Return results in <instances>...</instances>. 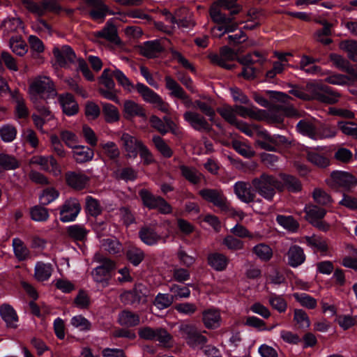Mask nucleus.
<instances>
[{"instance_id": "obj_1", "label": "nucleus", "mask_w": 357, "mask_h": 357, "mask_svg": "<svg viewBox=\"0 0 357 357\" xmlns=\"http://www.w3.org/2000/svg\"><path fill=\"white\" fill-rule=\"evenodd\" d=\"M29 95L31 101L43 115H50V112L45 106L37 105L38 98H54L57 95L54 82L47 76L39 75L33 79L29 85Z\"/></svg>"}, {"instance_id": "obj_2", "label": "nucleus", "mask_w": 357, "mask_h": 357, "mask_svg": "<svg viewBox=\"0 0 357 357\" xmlns=\"http://www.w3.org/2000/svg\"><path fill=\"white\" fill-rule=\"evenodd\" d=\"M252 185L261 197L268 202H271L276 191H282L284 185L273 175L263 173L259 177L252 180Z\"/></svg>"}, {"instance_id": "obj_3", "label": "nucleus", "mask_w": 357, "mask_h": 357, "mask_svg": "<svg viewBox=\"0 0 357 357\" xmlns=\"http://www.w3.org/2000/svg\"><path fill=\"white\" fill-rule=\"evenodd\" d=\"M223 9L215 3L210 8V16L212 20L218 24L211 29L213 37L220 38L226 33L233 32L238 28V24L233 22L231 17L222 13Z\"/></svg>"}, {"instance_id": "obj_4", "label": "nucleus", "mask_w": 357, "mask_h": 357, "mask_svg": "<svg viewBox=\"0 0 357 357\" xmlns=\"http://www.w3.org/2000/svg\"><path fill=\"white\" fill-rule=\"evenodd\" d=\"M307 100H318L319 101L333 104L338 100L339 95L328 86L316 82H309L305 86Z\"/></svg>"}, {"instance_id": "obj_5", "label": "nucleus", "mask_w": 357, "mask_h": 357, "mask_svg": "<svg viewBox=\"0 0 357 357\" xmlns=\"http://www.w3.org/2000/svg\"><path fill=\"white\" fill-rule=\"evenodd\" d=\"M23 7L29 13L42 17L47 13H59L61 10V6L57 0H22Z\"/></svg>"}, {"instance_id": "obj_6", "label": "nucleus", "mask_w": 357, "mask_h": 357, "mask_svg": "<svg viewBox=\"0 0 357 357\" xmlns=\"http://www.w3.org/2000/svg\"><path fill=\"white\" fill-rule=\"evenodd\" d=\"M94 258L101 264L93 270L92 277L95 282L105 286L109 279L110 271L115 268V264L111 259L101 257L100 254H96Z\"/></svg>"}, {"instance_id": "obj_7", "label": "nucleus", "mask_w": 357, "mask_h": 357, "mask_svg": "<svg viewBox=\"0 0 357 357\" xmlns=\"http://www.w3.org/2000/svg\"><path fill=\"white\" fill-rule=\"evenodd\" d=\"M199 195L205 201L212 203L221 211H229V204L222 190L205 188L199 190Z\"/></svg>"}, {"instance_id": "obj_8", "label": "nucleus", "mask_w": 357, "mask_h": 357, "mask_svg": "<svg viewBox=\"0 0 357 357\" xmlns=\"http://www.w3.org/2000/svg\"><path fill=\"white\" fill-rule=\"evenodd\" d=\"M121 142L128 158H136L141 149L145 145L142 140L127 132L121 135Z\"/></svg>"}, {"instance_id": "obj_9", "label": "nucleus", "mask_w": 357, "mask_h": 357, "mask_svg": "<svg viewBox=\"0 0 357 357\" xmlns=\"http://www.w3.org/2000/svg\"><path fill=\"white\" fill-rule=\"evenodd\" d=\"M89 11L88 15L91 19L98 22H102L108 14L109 9L102 0H84Z\"/></svg>"}, {"instance_id": "obj_10", "label": "nucleus", "mask_w": 357, "mask_h": 357, "mask_svg": "<svg viewBox=\"0 0 357 357\" xmlns=\"http://www.w3.org/2000/svg\"><path fill=\"white\" fill-rule=\"evenodd\" d=\"M328 184L332 187H341L349 190L357 185V179L348 172L334 171L331 174V181Z\"/></svg>"}, {"instance_id": "obj_11", "label": "nucleus", "mask_w": 357, "mask_h": 357, "mask_svg": "<svg viewBox=\"0 0 357 357\" xmlns=\"http://www.w3.org/2000/svg\"><path fill=\"white\" fill-rule=\"evenodd\" d=\"M184 120L195 130L208 132L211 126L206 118L197 112L187 111L183 114Z\"/></svg>"}, {"instance_id": "obj_12", "label": "nucleus", "mask_w": 357, "mask_h": 357, "mask_svg": "<svg viewBox=\"0 0 357 357\" xmlns=\"http://www.w3.org/2000/svg\"><path fill=\"white\" fill-rule=\"evenodd\" d=\"M81 210V206L75 198H70L65 202L60 211V220L63 222L75 220Z\"/></svg>"}, {"instance_id": "obj_13", "label": "nucleus", "mask_w": 357, "mask_h": 357, "mask_svg": "<svg viewBox=\"0 0 357 357\" xmlns=\"http://www.w3.org/2000/svg\"><path fill=\"white\" fill-rule=\"evenodd\" d=\"M234 192L238 199L246 204L254 202L256 197V191L252 183L237 181L234 185Z\"/></svg>"}, {"instance_id": "obj_14", "label": "nucleus", "mask_w": 357, "mask_h": 357, "mask_svg": "<svg viewBox=\"0 0 357 357\" xmlns=\"http://www.w3.org/2000/svg\"><path fill=\"white\" fill-rule=\"evenodd\" d=\"M31 162L39 165L43 170L50 172L54 176L61 174V167L52 155H36L31 158Z\"/></svg>"}, {"instance_id": "obj_15", "label": "nucleus", "mask_w": 357, "mask_h": 357, "mask_svg": "<svg viewBox=\"0 0 357 357\" xmlns=\"http://www.w3.org/2000/svg\"><path fill=\"white\" fill-rule=\"evenodd\" d=\"M237 56L236 53L230 47L224 46L220 49V54H212L209 59L213 63L217 64L226 69H231L233 65L228 64L229 61L234 60Z\"/></svg>"}, {"instance_id": "obj_16", "label": "nucleus", "mask_w": 357, "mask_h": 357, "mask_svg": "<svg viewBox=\"0 0 357 357\" xmlns=\"http://www.w3.org/2000/svg\"><path fill=\"white\" fill-rule=\"evenodd\" d=\"M66 181L70 187L76 190H82L88 186L90 178L83 173L68 172L66 174Z\"/></svg>"}, {"instance_id": "obj_17", "label": "nucleus", "mask_w": 357, "mask_h": 357, "mask_svg": "<svg viewBox=\"0 0 357 357\" xmlns=\"http://www.w3.org/2000/svg\"><path fill=\"white\" fill-rule=\"evenodd\" d=\"M171 22L177 24L178 26L190 29L195 25L192 14L185 8L178 9L174 16L171 17Z\"/></svg>"}, {"instance_id": "obj_18", "label": "nucleus", "mask_w": 357, "mask_h": 357, "mask_svg": "<svg viewBox=\"0 0 357 357\" xmlns=\"http://www.w3.org/2000/svg\"><path fill=\"white\" fill-rule=\"evenodd\" d=\"M123 115L126 119H132L135 116L146 118L144 108L137 102L128 100L123 104Z\"/></svg>"}, {"instance_id": "obj_19", "label": "nucleus", "mask_w": 357, "mask_h": 357, "mask_svg": "<svg viewBox=\"0 0 357 357\" xmlns=\"http://www.w3.org/2000/svg\"><path fill=\"white\" fill-rule=\"evenodd\" d=\"M53 53L57 63L61 66H65L70 63H73L75 59V52L72 48L68 45H64L61 48L54 47Z\"/></svg>"}, {"instance_id": "obj_20", "label": "nucleus", "mask_w": 357, "mask_h": 357, "mask_svg": "<svg viewBox=\"0 0 357 357\" xmlns=\"http://www.w3.org/2000/svg\"><path fill=\"white\" fill-rule=\"evenodd\" d=\"M202 321L208 329L218 328L221 325L222 317L219 310L208 309L202 312Z\"/></svg>"}, {"instance_id": "obj_21", "label": "nucleus", "mask_w": 357, "mask_h": 357, "mask_svg": "<svg viewBox=\"0 0 357 357\" xmlns=\"http://www.w3.org/2000/svg\"><path fill=\"white\" fill-rule=\"evenodd\" d=\"M139 237L144 244L149 246L156 245L161 241H165L162 236L158 234L155 229L146 226L139 229Z\"/></svg>"}, {"instance_id": "obj_22", "label": "nucleus", "mask_w": 357, "mask_h": 357, "mask_svg": "<svg viewBox=\"0 0 357 357\" xmlns=\"http://www.w3.org/2000/svg\"><path fill=\"white\" fill-rule=\"evenodd\" d=\"M0 316L10 328H16L18 323V316L14 308L8 304L0 306Z\"/></svg>"}, {"instance_id": "obj_23", "label": "nucleus", "mask_w": 357, "mask_h": 357, "mask_svg": "<svg viewBox=\"0 0 357 357\" xmlns=\"http://www.w3.org/2000/svg\"><path fill=\"white\" fill-rule=\"evenodd\" d=\"M236 115H239L243 118L249 117L252 119L262 121L266 117L265 110L257 109L253 105L244 107L236 105Z\"/></svg>"}, {"instance_id": "obj_24", "label": "nucleus", "mask_w": 357, "mask_h": 357, "mask_svg": "<svg viewBox=\"0 0 357 357\" xmlns=\"http://www.w3.org/2000/svg\"><path fill=\"white\" fill-rule=\"evenodd\" d=\"M287 257L288 264L293 268L299 266L305 260V255L303 250L300 246L296 245L289 248Z\"/></svg>"}, {"instance_id": "obj_25", "label": "nucleus", "mask_w": 357, "mask_h": 357, "mask_svg": "<svg viewBox=\"0 0 357 357\" xmlns=\"http://www.w3.org/2000/svg\"><path fill=\"white\" fill-rule=\"evenodd\" d=\"M59 101L63 112L68 116H73L78 112V105L74 97L70 93L59 96Z\"/></svg>"}, {"instance_id": "obj_26", "label": "nucleus", "mask_w": 357, "mask_h": 357, "mask_svg": "<svg viewBox=\"0 0 357 357\" xmlns=\"http://www.w3.org/2000/svg\"><path fill=\"white\" fill-rule=\"evenodd\" d=\"M72 155L77 163L87 162L93 160L94 151L86 146L77 145L73 149Z\"/></svg>"}, {"instance_id": "obj_27", "label": "nucleus", "mask_w": 357, "mask_h": 357, "mask_svg": "<svg viewBox=\"0 0 357 357\" xmlns=\"http://www.w3.org/2000/svg\"><path fill=\"white\" fill-rule=\"evenodd\" d=\"M95 36L98 38H102L114 44H119L120 39L117 34L116 26L112 24V20H109L107 22L104 28L97 31Z\"/></svg>"}, {"instance_id": "obj_28", "label": "nucleus", "mask_w": 357, "mask_h": 357, "mask_svg": "<svg viewBox=\"0 0 357 357\" xmlns=\"http://www.w3.org/2000/svg\"><path fill=\"white\" fill-rule=\"evenodd\" d=\"M53 272V266L50 263L38 261L34 268V278L38 282L48 280Z\"/></svg>"}, {"instance_id": "obj_29", "label": "nucleus", "mask_w": 357, "mask_h": 357, "mask_svg": "<svg viewBox=\"0 0 357 357\" xmlns=\"http://www.w3.org/2000/svg\"><path fill=\"white\" fill-rule=\"evenodd\" d=\"M297 130L311 139H317V129L315 123L309 120H301L296 126Z\"/></svg>"}, {"instance_id": "obj_30", "label": "nucleus", "mask_w": 357, "mask_h": 357, "mask_svg": "<svg viewBox=\"0 0 357 357\" xmlns=\"http://www.w3.org/2000/svg\"><path fill=\"white\" fill-rule=\"evenodd\" d=\"M305 243L315 252H325L328 250V243L323 237L313 234L304 237Z\"/></svg>"}, {"instance_id": "obj_31", "label": "nucleus", "mask_w": 357, "mask_h": 357, "mask_svg": "<svg viewBox=\"0 0 357 357\" xmlns=\"http://www.w3.org/2000/svg\"><path fill=\"white\" fill-rule=\"evenodd\" d=\"M163 50L160 43L157 40L147 41L141 47V53L146 57L153 58Z\"/></svg>"}, {"instance_id": "obj_32", "label": "nucleus", "mask_w": 357, "mask_h": 357, "mask_svg": "<svg viewBox=\"0 0 357 357\" xmlns=\"http://www.w3.org/2000/svg\"><path fill=\"white\" fill-rule=\"evenodd\" d=\"M304 211L306 213V220L310 224L323 219L326 214V211L324 208L313 204L306 206Z\"/></svg>"}, {"instance_id": "obj_33", "label": "nucleus", "mask_w": 357, "mask_h": 357, "mask_svg": "<svg viewBox=\"0 0 357 357\" xmlns=\"http://www.w3.org/2000/svg\"><path fill=\"white\" fill-rule=\"evenodd\" d=\"M119 322L121 326L133 327L140 323V318L137 314L131 311L124 310L119 315Z\"/></svg>"}, {"instance_id": "obj_34", "label": "nucleus", "mask_w": 357, "mask_h": 357, "mask_svg": "<svg viewBox=\"0 0 357 357\" xmlns=\"http://www.w3.org/2000/svg\"><path fill=\"white\" fill-rule=\"evenodd\" d=\"M22 22L17 17H8L3 20L1 23V29L4 36H8L10 33L16 32L21 29Z\"/></svg>"}, {"instance_id": "obj_35", "label": "nucleus", "mask_w": 357, "mask_h": 357, "mask_svg": "<svg viewBox=\"0 0 357 357\" xmlns=\"http://www.w3.org/2000/svg\"><path fill=\"white\" fill-rule=\"evenodd\" d=\"M208 264L218 271H223L228 264L227 257L220 253L211 254L208 257Z\"/></svg>"}, {"instance_id": "obj_36", "label": "nucleus", "mask_w": 357, "mask_h": 357, "mask_svg": "<svg viewBox=\"0 0 357 357\" xmlns=\"http://www.w3.org/2000/svg\"><path fill=\"white\" fill-rule=\"evenodd\" d=\"M181 175L190 183L197 184L200 182L202 174L195 168L185 165H180Z\"/></svg>"}, {"instance_id": "obj_37", "label": "nucleus", "mask_w": 357, "mask_h": 357, "mask_svg": "<svg viewBox=\"0 0 357 357\" xmlns=\"http://www.w3.org/2000/svg\"><path fill=\"white\" fill-rule=\"evenodd\" d=\"M101 105L106 122L112 123L119 121L120 114L116 107L107 102H102Z\"/></svg>"}, {"instance_id": "obj_38", "label": "nucleus", "mask_w": 357, "mask_h": 357, "mask_svg": "<svg viewBox=\"0 0 357 357\" xmlns=\"http://www.w3.org/2000/svg\"><path fill=\"white\" fill-rule=\"evenodd\" d=\"M137 92L142 96L144 100L154 104L160 96L142 83H137L135 86Z\"/></svg>"}, {"instance_id": "obj_39", "label": "nucleus", "mask_w": 357, "mask_h": 357, "mask_svg": "<svg viewBox=\"0 0 357 357\" xmlns=\"http://www.w3.org/2000/svg\"><path fill=\"white\" fill-rule=\"evenodd\" d=\"M12 244L15 256L18 260L24 261L29 257V250L21 239L13 238Z\"/></svg>"}, {"instance_id": "obj_40", "label": "nucleus", "mask_w": 357, "mask_h": 357, "mask_svg": "<svg viewBox=\"0 0 357 357\" xmlns=\"http://www.w3.org/2000/svg\"><path fill=\"white\" fill-rule=\"evenodd\" d=\"M139 195L142 200V202L145 206L149 209H155L157 205L159 203V199L161 197L155 196L149 191L145 189H142L139 191Z\"/></svg>"}, {"instance_id": "obj_41", "label": "nucleus", "mask_w": 357, "mask_h": 357, "mask_svg": "<svg viewBox=\"0 0 357 357\" xmlns=\"http://www.w3.org/2000/svg\"><path fill=\"white\" fill-rule=\"evenodd\" d=\"M276 221L284 229L291 232L296 231L299 227L298 222L291 215H278Z\"/></svg>"}, {"instance_id": "obj_42", "label": "nucleus", "mask_w": 357, "mask_h": 357, "mask_svg": "<svg viewBox=\"0 0 357 357\" xmlns=\"http://www.w3.org/2000/svg\"><path fill=\"white\" fill-rule=\"evenodd\" d=\"M166 88L171 91L172 96L183 98L185 97V92L183 88L171 77L167 76L165 78Z\"/></svg>"}, {"instance_id": "obj_43", "label": "nucleus", "mask_w": 357, "mask_h": 357, "mask_svg": "<svg viewBox=\"0 0 357 357\" xmlns=\"http://www.w3.org/2000/svg\"><path fill=\"white\" fill-rule=\"evenodd\" d=\"M126 256L132 265L137 266L144 260L145 254L142 249L131 246L128 249Z\"/></svg>"}, {"instance_id": "obj_44", "label": "nucleus", "mask_w": 357, "mask_h": 357, "mask_svg": "<svg viewBox=\"0 0 357 357\" xmlns=\"http://www.w3.org/2000/svg\"><path fill=\"white\" fill-rule=\"evenodd\" d=\"M9 45L12 51L19 56H22L27 52L26 44L20 36L11 37Z\"/></svg>"}, {"instance_id": "obj_45", "label": "nucleus", "mask_w": 357, "mask_h": 357, "mask_svg": "<svg viewBox=\"0 0 357 357\" xmlns=\"http://www.w3.org/2000/svg\"><path fill=\"white\" fill-rule=\"evenodd\" d=\"M295 300L300 303V305L305 308L313 310L317 305V300L312 296L305 293H295L293 294Z\"/></svg>"}, {"instance_id": "obj_46", "label": "nucleus", "mask_w": 357, "mask_h": 357, "mask_svg": "<svg viewBox=\"0 0 357 357\" xmlns=\"http://www.w3.org/2000/svg\"><path fill=\"white\" fill-rule=\"evenodd\" d=\"M194 107L198 108L204 114L208 116L211 121H213L215 112L212 107V100L208 99L206 101L197 100L194 102Z\"/></svg>"}, {"instance_id": "obj_47", "label": "nucleus", "mask_w": 357, "mask_h": 357, "mask_svg": "<svg viewBox=\"0 0 357 357\" xmlns=\"http://www.w3.org/2000/svg\"><path fill=\"white\" fill-rule=\"evenodd\" d=\"M101 246L105 250L113 255L119 253L123 250L121 244L114 238L102 239Z\"/></svg>"}, {"instance_id": "obj_48", "label": "nucleus", "mask_w": 357, "mask_h": 357, "mask_svg": "<svg viewBox=\"0 0 357 357\" xmlns=\"http://www.w3.org/2000/svg\"><path fill=\"white\" fill-rule=\"evenodd\" d=\"M268 303L271 306L279 312H284L287 308V303L281 295L272 293L268 296Z\"/></svg>"}, {"instance_id": "obj_49", "label": "nucleus", "mask_w": 357, "mask_h": 357, "mask_svg": "<svg viewBox=\"0 0 357 357\" xmlns=\"http://www.w3.org/2000/svg\"><path fill=\"white\" fill-rule=\"evenodd\" d=\"M103 153L111 160H116L120 156V150L114 142L100 144Z\"/></svg>"}, {"instance_id": "obj_50", "label": "nucleus", "mask_w": 357, "mask_h": 357, "mask_svg": "<svg viewBox=\"0 0 357 357\" xmlns=\"http://www.w3.org/2000/svg\"><path fill=\"white\" fill-rule=\"evenodd\" d=\"M314 201L321 206H328L333 202L331 197L323 189L314 188L312 193Z\"/></svg>"}, {"instance_id": "obj_51", "label": "nucleus", "mask_w": 357, "mask_h": 357, "mask_svg": "<svg viewBox=\"0 0 357 357\" xmlns=\"http://www.w3.org/2000/svg\"><path fill=\"white\" fill-rule=\"evenodd\" d=\"M220 115L229 123L234 125L237 121L236 107L225 105L218 109Z\"/></svg>"}, {"instance_id": "obj_52", "label": "nucleus", "mask_w": 357, "mask_h": 357, "mask_svg": "<svg viewBox=\"0 0 357 357\" xmlns=\"http://www.w3.org/2000/svg\"><path fill=\"white\" fill-rule=\"evenodd\" d=\"M281 178L284 187L286 186L289 191L291 192H298L301 190V183L296 178L286 174H282Z\"/></svg>"}, {"instance_id": "obj_53", "label": "nucleus", "mask_w": 357, "mask_h": 357, "mask_svg": "<svg viewBox=\"0 0 357 357\" xmlns=\"http://www.w3.org/2000/svg\"><path fill=\"white\" fill-rule=\"evenodd\" d=\"M232 147L240 155L247 158H252L255 154L251 146L238 140L232 142Z\"/></svg>"}, {"instance_id": "obj_54", "label": "nucleus", "mask_w": 357, "mask_h": 357, "mask_svg": "<svg viewBox=\"0 0 357 357\" xmlns=\"http://www.w3.org/2000/svg\"><path fill=\"white\" fill-rule=\"evenodd\" d=\"M67 231L69 236L76 241H84L88 234V231L79 225H71Z\"/></svg>"}, {"instance_id": "obj_55", "label": "nucleus", "mask_w": 357, "mask_h": 357, "mask_svg": "<svg viewBox=\"0 0 357 357\" xmlns=\"http://www.w3.org/2000/svg\"><path fill=\"white\" fill-rule=\"evenodd\" d=\"M17 136V129L13 126L6 124L0 128V137L4 142H13Z\"/></svg>"}, {"instance_id": "obj_56", "label": "nucleus", "mask_w": 357, "mask_h": 357, "mask_svg": "<svg viewBox=\"0 0 357 357\" xmlns=\"http://www.w3.org/2000/svg\"><path fill=\"white\" fill-rule=\"evenodd\" d=\"M174 301L172 295L159 293L155 298L153 304L159 310L169 307Z\"/></svg>"}, {"instance_id": "obj_57", "label": "nucleus", "mask_w": 357, "mask_h": 357, "mask_svg": "<svg viewBox=\"0 0 357 357\" xmlns=\"http://www.w3.org/2000/svg\"><path fill=\"white\" fill-rule=\"evenodd\" d=\"M238 61L243 66H249L255 63H262L264 61V59L260 52H254L238 58Z\"/></svg>"}, {"instance_id": "obj_58", "label": "nucleus", "mask_w": 357, "mask_h": 357, "mask_svg": "<svg viewBox=\"0 0 357 357\" xmlns=\"http://www.w3.org/2000/svg\"><path fill=\"white\" fill-rule=\"evenodd\" d=\"M340 47L345 51L348 56L354 61H357V41L344 40L340 43Z\"/></svg>"}, {"instance_id": "obj_59", "label": "nucleus", "mask_w": 357, "mask_h": 357, "mask_svg": "<svg viewBox=\"0 0 357 357\" xmlns=\"http://www.w3.org/2000/svg\"><path fill=\"white\" fill-rule=\"evenodd\" d=\"M307 160L313 165L325 168L329 165V160L327 157L319 154L315 151H310L307 153Z\"/></svg>"}, {"instance_id": "obj_60", "label": "nucleus", "mask_w": 357, "mask_h": 357, "mask_svg": "<svg viewBox=\"0 0 357 357\" xmlns=\"http://www.w3.org/2000/svg\"><path fill=\"white\" fill-rule=\"evenodd\" d=\"M113 75L124 90L131 92L135 89L133 84L121 70L116 68L113 70Z\"/></svg>"}, {"instance_id": "obj_61", "label": "nucleus", "mask_w": 357, "mask_h": 357, "mask_svg": "<svg viewBox=\"0 0 357 357\" xmlns=\"http://www.w3.org/2000/svg\"><path fill=\"white\" fill-rule=\"evenodd\" d=\"M160 344L165 347L172 346V336L167 331L162 328H156L155 339Z\"/></svg>"}, {"instance_id": "obj_62", "label": "nucleus", "mask_w": 357, "mask_h": 357, "mask_svg": "<svg viewBox=\"0 0 357 357\" xmlns=\"http://www.w3.org/2000/svg\"><path fill=\"white\" fill-rule=\"evenodd\" d=\"M294 320L300 328H307L310 326V318L307 314L302 309L294 310Z\"/></svg>"}, {"instance_id": "obj_63", "label": "nucleus", "mask_w": 357, "mask_h": 357, "mask_svg": "<svg viewBox=\"0 0 357 357\" xmlns=\"http://www.w3.org/2000/svg\"><path fill=\"white\" fill-rule=\"evenodd\" d=\"M169 291L174 301L178 298H186L190 296V290L187 286L174 284L169 287Z\"/></svg>"}, {"instance_id": "obj_64", "label": "nucleus", "mask_w": 357, "mask_h": 357, "mask_svg": "<svg viewBox=\"0 0 357 357\" xmlns=\"http://www.w3.org/2000/svg\"><path fill=\"white\" fill-rule=\"evenodd\" d=\"M253 252L263 261H268L273 255L271 248L264 243H260L253 248Z\"/></svg>"}]
</instances>
